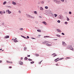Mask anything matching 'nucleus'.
<instances>
[{
    "mask_svg": "<svg viewBox=\"0 0 74 74\" xmlns=\"http://www.w3.org/2000/svg\"><path fill=\"white\" fill-rule=\"evenodd\" d=\"M50 42H48V41H45L44 42H42V43L43 44H46V45H47V46H50V47H51V46H52V45L51 44H48V43H50Z\"/></svg>",
    "mask_w": 74,
    "mask_h": 74,
    "instance_id": "nucleus-1",
    "label": "nucleus"
},
{
    "mask_svg": "<svg viewBox=\"0 0 74 74\" xmlns=\"http://www.w3.org/2000/svg\"><path fill=\"white\" fill-rule=\"evenodd\" d=\"M6 62L7 63H10L11 64H12V62H10L8 60L6 61Z\"/></svg>",
    "mask_w": 74,
    "mask_h": 74,
    "instance_id": "nucleus-2",
    "label": "nucleus"
},
{
    "mask_svg": "<svg viewBox=\"0 0 74 74\" xmlns=\"http://www.w3.org/2000/svg\"><path fill=\"white\" fill-rule=\"evenodd\" d=\"M53 1L54 2H56L57 4H59V3H60V2H59L58 1H56V0H53Z\"/></svg>",
    "mask_w": 74,
    "mask_h": 74,
    "instance_id": "nucleus-3",
    "label": "nucleus"
},
{
    "mask_svg": "<svg viewBox=\"0 0 74 74\" xmlns=\"http://www.w3.org/2000/svg\"><path fill=\"white\" fill-rule=\"evenodd\" d=\"M6 12H8V14H11V12H10V10H6Z\"/></svg>",
    "mask_w": 74,
    "mask_h": 74,
    "instance_id": "nucleus-4",
    "label": "nucleus"
},
{
    "mask_svg": "<svg viewBox=\"0 0 74 74\" xmlns=\"http://www.w3.org/2000/svg\"><path fill=\"white\" fill-rule=\"evenodd\" d=\"M14 42H18V41L16 40V38H15V39H14Z\"/></svg>",
    "mask_w": 74,
    "mask_h": 74,
    "instance_id": "nucleus-5",
    "label": "nucleus"
},
{
    "mask_svg": "<svg viewBox=\"0 0 74 74\" xmlns=\"http://www.w3.org/2000/svg\"><path fill=\"white\" fill-rule=\"evenodd\" d=\"M58 59H59V58H58L56 59L54 61H55L56 62H58V61H59V60H58Z\"/></svg>",
    "mask_w": 74,
    "mask_h": 74,
    "instance_id": "nucleus-6",
    "label": "nucleus"
},
{
    "mask_svg": "<svg viewBox=\"0 0 74 74\" xmlns=\"http://www.w3.org/2000/svg\"><path fill=\"white\" fill-rule=\"evenodd\" d=\"M12 4H13V5H16V3L14 2V1H13L12 2Z\"/></svg>",
    "mask_w": 74,
    "mask_h": 74,
    "instance_id": "nucleus-7",
    "label": "nucleus"
},
{
    "mask_svg": "<svg viewBox=\"0 0 74 74\" xmlns=\"http://www.w3.org/2000/svg\"><path fill=\"white\" fill-rule=\"evenodd\" d=\"M52 55H53V57H55V56H57V55H56V54L55 53H53Z\"/></svg>",
    "mask_w": 74,
    "mask_h": 74,
    "instance_id": "nucleus-8",
    "label": "nucleus"
},
{
    "mask_svg": "<svg viewBox=\"0 0 74 74\" xmlns=\"http://www.w3.org/2000/svg\"><path fill=\"white\" fill-rule=\"evenodd\" d=\"M62 45H66V44L65 43V42H63V41L62 42Z\"/></svg>",
    "mask_w": 74,
    "mask_h": 74,
    "instance_id": "nucleus-9",
    "label": "nucleus"
},
{
    "mask_svg": "<svg viewBox=\"0 0 74 74\" xmlns=\"http://www.w3.org/2000/svg\"><path fill=\"white\" fill-rule=\"evenodd\" d=\"M19 63H20V64H21V65H22V64H23V62H21V61H20Z\"/></svg>",
    "mask_w": 74,
    "mask_h": 74,
    "instance_id": "nucleus-10",
    "label": "nucleus"
},
{
    "mask_svg": "<svg viewBox=\"0 0 74 74\" xmlns=\"http://www.w3.org/2000/svg\"><path fill=\"white\" fill-rule=\"evenodd\" d=\"M9 38V36H6L5 37V38Z\"/></svg>",
    "mask_w": 74,
    "mask_h": 74,
    "instance_id": "nucleus-11",
    "label": "nucleus"
},
{
    "mask_svg": "<svg viewBox=\"0 0 74 74\" xmlns=\"http://www.w3.org/2000/svg\"><path fill=\"white\" fill-rule=\"evenodd\" d=\"M42 23H44V24L45 25H47V23H46V22H45V21L43 22H42Z\"/></svg>",
    "mask_w": 74,
    "mask_h": 74,
    "instance_id": "nucleus-12",
    "label": "nucleus"
},
{
    "mask_svg": "<svg viewBox=\"0 0 74 74\" xmlns=\"http://www.w3.org/2000/svg\"><path fill=\"white\" fill-rule=\"evenodd\" d=\"M40 10H42V11L44 10V9H43V8H42V7H41L40 8Z\"/></svg>",
    "mask_w": 74,
    "mask_h": 74,
    "instance_id": "nucleus-13",
    "label": "nucleus"
},
{
    "mask_svg": "<svg viewBox=\"0 0 74 74\" xmlns=\"http://www.w3.org/2000/svg\"><path fill=\"white\" fill-rule=\"evenodd\" d=\"M57 32H61L60 30L58 29H57Z\"/></svg>",
    "mask_w": 74,
    "mask_h": 74,
    "instance_id": "nucleus-14",
    "label": "nucleus"
},
{
    "mask_svg": "<svg viewBox=\"0 0 74 74\" xmlns=\"http://www.w3.org/2000/svg\"><path fill=\"white\" fill-rule=\"evenodd\" d=\"M7 3V2L6 1H5L3 2V4L4 5L5 4H6V3Z\"/></svg>",
    "mask_w": 74,
    "mask_h": 74,
    "instance_id": "nucleus-15",
    "label": "nucleus"
},
{
    "mask_svg": "<svg viewBox=\"0 0 74 74\" xmlns=\"http://www.w3.org/2000/svg\"><path fill=\"white\" fill-rule=\"evenodd\" d=\"M29 17H30L31 18H34V17H32L30 15H29Z\"/></svg>",
    "mask_w": 74,
    "mask_h": 74,
    "instance_id": "nucleus-16",
    "label": "nucleus"
},
{
    "mask_svg": "<svg viewBox=\"0 0 74 74\" xmlns=\"http://www.w3.org/2000/svg\"><path fill=\"white\" fill-rule=\"evenodd\" d=\"M37 32H41V30L40 29H38L37 30Z\"/></svg>",
    "mask_w": 74,
    "mask_h": 74,
    "instance_id": "nucleus-17",
    "label": "nucleus"
},
{
    "mask_svg": "<svg viewBox=\"0 0 74 74\" xmlns=\"http://www.w3.org/2000/svg\"><path fill=\"white\" fill-rule=\"evenodd\" d=\"M35 55L36 56H39V54H35Z\"/></svg>",
    "mask_w": 74,
    "mask_h": 74,
    "instance_id": "nucleus-18",
    "label": "nucleus"
},
{
    "mask_svg": "<svg viewBox=\"0 0 74 74\" xmlns=\"http://www.w3.org/2000/svg\"><path fill=\"white\" fill-rule=\"evenodd\" d=\"M28 60L29 61H32V60H32V59H28Z\"/></svg>",
    "mask_w": 74,
    "mask_h": 74,
    "instance_id": "nucleus-19",
    "label": "nucleus"
},
{
    "mask_svg": "<svg viewBox=\"0 0 74 74\" xmlns=\"http://www.w3.org/2000/svg\"><path fill=\"white\" fill-rule=\"evenodd\" d=\"M34 13H35V14H37V12L36 11L34 12Z\"/></svg>",
    "mask_w": 74,
    "mask_h": 74,
    "instance_id": "nucleus-20",
    "label": "nucleus"
},
{
    "mask_svg": "<svg viewBox=\"0 0 74 74\" xmlns=\"http://www.w3.org/2000/svg\"><path fill=\"white\" fill-rule=\"evenodd\" d=\"M70 49H71V50H73V47H69Z\"/></svg>",
    "mask_w": 74,
    "mask_h": 74,
    "instance_id": "nucleus-21",
    "label": "nucleus"
},
{
    "mask_svg": "<svg viewBox=\"0 0 74 74\" xmlns=\"http://www.w3.org/2000/svg\"><path fill=\"white\" fill-rule=\"evenodd\" d=\"M0 14H3V12L2 11H0Z\"/></svg>",
    "mask_w": 74,
    "mask_h": 74,
    "instance_id": "nucleus-22",
    "label": "nucleus"
},
{
    "mask_svg": "<svg viewBox=\"0 0 74 74\" xmlns=\"http://www.w3.org/2000/svg\"><path fill=\"white\" fill-rule=\"evenodd\" d=\"M45 9H48V8L47 6H45Z\"/></svg>",
    "mask_w": 74,
    "mask_h": 74,
    "instance_id": "nucleus-23",
    "label": "nucleus"
},
{
    "mask_svg": "<svg viewBox=\"0 0 74 74\" xmlns=\"http://www.w3.org/2000/svg\"><path fill=\"white\" fill-rule=\"evenodd\" d=\"M54 15H55V17H56V16H58V15H57L56 14H55Z\"/></svg>",
    "mask_w": 74,
    "mask_h": 74,
    "instance_id": "nucleus-24",
    "label": "nucleus"
},
{
    "mask_svg": "<svg viewBox=\"0 0 74 74\" xmlns=\"http://www.w3.org/2000/svg\"><path fill=\"white\" fill-rule=\"evenodd\" d=\"M67 21H70V19H69V18H67Z\"/></svg>",
    "mask_w": 74,
    "mask_h": 74,
    "instance_id": "nucleus-25",
    "label": "nucleus"
},
{
    "mask_svg": "<svg viewBox=\"0 0 74 74\" xmlns=\"http://www.w3.org/2000/svg\"><path fill=\"white\" fill-rule=\"evenodd\" d=\"M30 63L31 64H33L34 63V62L32 61V62H31Z\"/></svg>",
    "mask_w": 74,
    "mask_h": 74,
    "instance_id": "nucleus-26",
    "label": "nucleus"
},
{
    "mask_svg": "<svg viewBox=\"0 0 74 74\" xmlns=\"http://www.w3.org/2000/svg\"><path fill=\"white\" fill-rule=\"evenodd\" d=\"M25 60H27V58L25 57Z\"/></svg>",
    "mask_w": 74,
    "mask_h": 74,
    "instance_id": "nucleus-27",
    "label": "nucleus"
},
{
    "mask_svg": "<svg viewBox=\"0 0 74 74\" xmlns=\"http://www.w3.org/2000/svg\"><path fill=\"white\" fill-rule=\"evenodd\" d=\"M26 49H27V48L25 47L24 48V50H25V51H26Z\"/></svg>",
    "mask_w": 74,
    "mask_h": 74,
    "instance_id": "nucleus-28",
    "label": "nucleus"
},
{
    "mask_svg": "<svg viewBox=\"0 0 74 74\" xmlns=\"http://www.w3.org/2000/svg\"><path fill=\"white\" fill-rule=\"evenodd\" d=\"M41 3H42V4H44V2L43 1H42L41 2Z\"/></svg>",
    "mask_w": 74,
    "mask_h": 74,
    "instance_id": "nucleus-29",
    "label": "nucleus"
},
{
    "mask_svg": "<svg viewBox=\"0 0 74 74\" xmlns=\"http://www.w3.org/2000/svg\"><path fill=\"white\" fill-rule=\"evenodd\" d=\"M58 22V23H60V20H58L57 21Z\"/></svg>",
    "mask_w": 74,
    "mask_h": 74,
    "instance_id": "nucleus-30",
    "label": "nucleus"
},
{
    "mask_svg": "<svg viewBox=\"0 0 74 74\" xmlns=\"http://www.w3.org/2000/svg\"><path fill=\"white\" fill-rule=\"evenodd\" d=\"M44 37V38H45V37H49V36H45Z\"/></svg>",
    "mask_w": 74,
    "mask_h": 74,
    "instance_id": "nucleus-31",
    "label": "nucleus"
},
{
    "mask_svg": "<svg viewBox=\"0 0 74 74\" xmlns=\"http://www.w3.org/2000/svg\"><path fill=\"white\" fill-rule=\"evenodd\" d=\"M56 66H59V64H56Z\"/></svg>",
    "mask_w": 74,
    "mask_h": 74,
    "instance_id": "nucleus-32",
    "label": "nucleus"
},
{
    "mask_svg": "<svg viewBox=\"0 0 74 74\" xmlns=\"http://www.w3.org/2000/svg\"><path fill=\"white\" fill-rule=\"evenodd\" d=\"M61 1H62V2H64V0H61Z\"/></svg>",
    "mask_w": 74,
    "mask_h": 74,
    "instance_id": "nucleus-33",
    "label": "nucleus"
},
{
    "mask_svg": "<svg viewBox=\"0 0 74 74\" xmlns=\"http://www.w3.org/2000/svg\"><path fill=\"white\" fill-rule=\"evenodd\" d=\"M62 59H63V58H60V59H59V60H62Z\"/></svg>",
    "mask_w": 74,
    "mask_h": 74,
    "instance_id": "nucleus-34",
    "label": "nucleus"
},
{
    "mask_svg": "<svg viewBox=\"0 0 74 74\" xmlns=\"http://www.w3.org/2000/svg\"><path fill=\"white\" fill-rule=\"evenodd\" d=\"M69 13V14H71V12H70Z\"/></svg>",
    "mask_w": 74,
    "mask_h": 74,
    "instance_id": "nucleus-35",
    "label": "nucleus"
},
{
    "mask_svg": "<svg viewBox=\"0 0 74 74\" xmlns=\"http://www.w3.org/2000/svg\"><path fill=\"white\" fill-rule=\"evenodd\" d=\"M65 24H67V22H65Z\"/></svg>",
    "mask_w": 74,
    "mask_h": 74,
    "instance_id": "nucleus-36",
    "label": "nucleus"
},
{
    "mask_svg": "<svg viewBox=\"0 0 74 74\" xmlns=\"http://www.w3.org/2000/svg\"><path fill=\"white\" fill-rule=\"evenodd\" d=\"M42 62V61H40V62H39V64H41V63Z\"/></svg>",
    "mask_w": 74,
    "mask_h": 74,
    "instance_id": "nucleus-37",
    "label": "nucleus"
},
{
    "mask_svg": "<svg viewBox=\"0 0 74 74\" xmlns=\"http://www.w3.org/2000/svg\"><path fill=\"white\" fill-rule=\"evenodd\" d=\"M9 69H11L12 68V67L11 66H9Z\"/></svg>",
    "mask_w": 74,
    "mask_h": 74,
    "instance_id": "nucleus-38",
    "label": "nucleus"
},
{
    "mask_svg": "<svg viewBox=\"0 0 74 74\" xmlns=\"http://www.w3.org/2000/svg\"><path fill=\"white\" fill-rule=\"evenodd\" d=\"M23 38H26V37H25V36H23Z\"/></svg>",
    "mask_w": 74,
    "mask_h": 74,
    "instance_id": "nucleus-39",
    "label": "nucleus"
},
{
    "mask_svg": "<svg viewBox=\"0 0 74 74\" xmlns=\"http://www.w3.org/2000/svg\"><path fill=\"white\" fill-rule=\"evenodd\" d=\"M62 34H63V35H64V34L63 33H62Z\"/></svg>",
    "mask_w": 74,
    "mask_h": 74,
    "instance_id": "nucleus-40",
    "label": "nucleus"
},
{
    "mask_svg": "<svg viewBox=\"0 0 74 74\" xmlns=\"http://www.w3.org/2000/svg\"><path fill=\"white\" fill-rule=\"evenodd\" d=\"M27 38H29V36H27Z\"/></svg>",
    "mask_w": 74,
    "mask_h": 74,
    "instance_id": "nucleus-41",
    "label": "nucleus"
},
{
    "mask_svg": "<svg viewBox=\"0 0 74 74\" xmlns=\"http://www.w3.org/2000/svg\"><path fill=\"white\" fill-rule=\"evenodd\" d=\"M30 56L29 55H28L27 56V57H30Z\"/></svg>",
    "mask_w": 74,
    "mask_h": 74,
    "instance_id": "nucleus-42",
    "label": "nucleus"
},
{
    "mask_svg": "<svg viewBox=\"0 0 74 74\" xmlns=\"http://www.w3.org/2000/svg\"><path fill=\"white\" fill-rule=\"evenodd\" d=\"M22 59H23V58L21 57V60H22Z\"/></svg>",
    "mask_w": 74,
    "mask_h": 74,
    "instance_id": "nucleus-43",
    "label": "nucleus"
},
{
    "mask_svg": "<svg viewBox=\"0 0 74 74\" xmlns=\"http://www.w3.org/2000/svg\"><path fill=\"white\" fill-rule=\"evenodd\" d=\"M2 61H1V60H0V63H1V62H2Z\"/></svg>",
    "mask_w": 74,
    "mask_h": 74,
    "instance_id": "nucleus-44",
    "label": "nucleus"
},
{
    "mask_svg": "<svg viewBox=\"0 0 74 74\" xmlns=\"http://www.w3.org/2000/svg\"><path fill=\"white\" fill-rule=\"evenodd\" d=\"M39 16V17H40V18H42V17L41 16Z\"/></svg>",
    "mask_w": 74,
    "mask_h": 74,
    "instance_id": "nucleus-45",
    "label": "nucleus"
},
{
    "mask_svg": "<svg viewBox=\"0 0 74 74\" xmlns=\"http://www.w3.org/2000/svg\"><path fill=\"white\" fill-rule=\"evenodd\" d=\"M58 37H60V35H58Z\"/></svg>",
    "mask_w": 74,
    "mask_h": 74,
    "instance_id": "nucleus-46",
    "label": "nucleus"
},
{
    "mask_svg": "<svg viewBox=\"0 0 74 74\" xmlns=\"http://www.w3.org/2000/svg\"><path fill=\"white\" fill-rule=\"evenodd\" d=\"M21 29L22 30H23V28H21Z\"/></svg>",
    "mask_w": 74,
    "mask_h": 74,
    "instance_id": "nucleus-47",
    "label": "nucleus"
},
{
    "mask_svg": "<svg viewBox=\"0 0 74 74\" xmlns=\"http://www.w3.org/2000/svg\"><path fill=\"white\" fill-rule=\"evenodd\" d=\"M19 13H21V11H19Z\"/></svg>",
    "mask_w": 74,
    "mask_h": 74,
    "instance_id": "nucleus-48",
    "label": "nucleus"
},
{
    "mask_svg": "<svg viewBox=\"0 0 74 74\" xmlns=\"http://www.w3.org/2000/svg\"><path fill=\"white\" fill-rule=\"evenodd\" d=\"M3 13H4V14H5V11L3 12Z\"/></svg>",
    "mask_w": 74,
    "mask_h": 74,
    "instance_id": "nucleus-49",
    "label": "nucleus"
},
{
    "mask_svg": "<svg viewBox=\"0 0 74 74\" xmlns=\"http://www.w3.org/2000/svg\"><path fill=\"white\" fill-rule=\"evenodd\" d=\"M1 50H2V49H0V51H1Z\"/></svg>",
    "mask_w": 74,
    "mask_h": 74,
    "instance_id": "nucleus-50",
    "label": "nucleus"
},
{
    "mask_svg": "<svg viewBox=\"0 0 74 74\" xmlns=\"http://www.w3.org/2000/svg\"><path fill=\"white\" fill-rule=\"evenodd\" d=\"M68 58V59H70V58Z\"/></svg>",
    "mask_w": 74,
    "mask_h": 74,
    "instance_id": "nucleus-51",
    "label": "nucleus"
},
{
    "mask_svg": "<svg viewBox=\"0 0 74 74\" xmlns=\"http://www.w3.org/2000/svg\"><path fill=\"white\" fill-rule=\"evenodd\" d=\"M2 51H4V50H2Z\"/></svg>",
    "mask_w": 74,
    "mask_h": 74,
    "instance_id": "nucleus-52",
    "label": "nucleus"
},
{
    "mask_svg": "<svg viewBox=\"0 0 74 74\" xmlns=\"http://www.w3.org/2000/svg\"><path fill=\"white\" fill-rule=\"evenodd\" d=\"M12 40H13V39H12Z\"/></svg>",
    "mask_w": 74,
    "mask_h": 74,
    "instance_id": "nucleus-53",
    "label": "nucleus"
},
{
    "mask_svg": "<svg viewBox=\"0 0 74 74\" xmlns=\"http://www.w3.org/2000/svg\"><path fill=\"white\" fill-rule=\"evenodd\" d=\"M39 36H40V35H39Z\"/></svg>",
    "mask_w": 74,
    "mask_h": 74,
    "instance_id": "nucleus-54",
    "label": "nucleus"
}]
</instances>
